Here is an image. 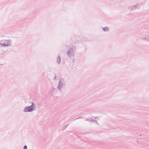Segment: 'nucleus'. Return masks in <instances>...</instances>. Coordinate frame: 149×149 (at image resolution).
Returning a JSON list of instances; mask_svg holds the SVG:
<instances>
[{
    "mask_svg": "<svg viewBox=\"0 0 149 149\" xmlns=\"http://www.w3.org/2000/svg\"><path fill=\"white\" fill-rule=\"evenodd\" d=\"M58 63H59L61 61V59L59 58H58Z\"/></svg>",
    "mask_w": 149,
    "mask_h": 149,
    "instance_id": "nucleus-4",
    "label": "nucleus"
},
{
    "mask_svg": "<svg viewBox=\"0 0 149 149\" xmlns=\"http://www.w3.org/2000/svg\"><path fill=\"white\" fill-rule=\"evenodd\" d=\"M68 54H70V52H68Z\"/></svg>",
    "mask_w": 149,
    "mask_h": 149,
    "instance_id": "nucleus-6",
    "label": "nucleus"
},
{
    "mask_svg": "<svg viewBox=\"0 0 149 149\" xmlns=\"http://www.w3.org/2000/svg\"><path fill=\"white\" fill-rule=\"evenodd\" d=\"M27 108L29 110H31V111L33 110V107L31 106L27 107Z\"/></svg>",
    "mask_w": 149,
    "mask_h": 149,
    "instance_id": "nucleus-1",
    "label": "nucleus"
},
{
    "mask_svg": "<svg viewBox=\"0 0 149 149\" xmlns=\"http://www.w3.org/2000/svg\"><path fill=\"white\" fill-rule=\"evenodd\" d=\"M103 29L105 31H107L109 29L107 27H105L103 28Z\"/></svg>",
    "mask_w": 149,
    "mask_h": 149,
    "instance_id": "nucleus-3",
    "label": "nucleus"
},
{
    "mask_svg": "<svg viewBox=\"0 0 149 149\" xmlns=\"http://www.w3.org/2000/svg\"><path fill=\"white\" fill-rule=\"evenodd\" d=\"M27 147L26 146H24V149H27Z\"/></svg>",
    "mask_w": 149,
    "mask_h": 149,
    "instance_id": "nucleus-5",
    "label": "nucleus"
},
{
    "mask_svg": "<svg viewBox=\"0 0 149 149\" xmlns=\"http://www.w3.org/2000/svg\"><path fill=\"white\" fill-rule=\"evenodd\" d=\"M24 111L25 112H28L29 111H31V110H29L27 107H26L24 110Z\"/></svg>",
    "mask_w": 149,
    "mask_h": 149,
    "instance_id": "nucleus-2",
    "label": "nucleus"
}]
</instances>
